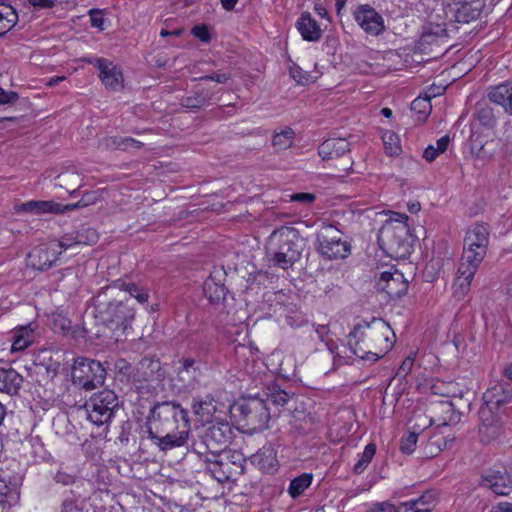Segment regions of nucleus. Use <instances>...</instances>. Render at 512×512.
<instances>
[{
	"instance_id": "46",
	"label": "nucleus",
	"mask_w": 512,
	"mask_h": 512,
	"mask_svg": "<svg viewBox=\"0 0 512 512\" xmlns=\"http://www.w3.org/2000/svg\"><path fill=\"white\" fill-rule=\"evenodd\" d=\"M432 109L430 97H417L411 103V111L418 114L419 121H425Z\"/></svg>"
},
{
	"instance_id": "44",
	"label": "nucleus",
	"mask_w": 512,
	"mask_h": 512,
	"mask_svg": "<svg viewBox=\"0 0 512 512\" xmlns=\"http://www.w3.org/2000/svg\"><path fill=\"white\" fill-rule=\"evenodd\" d=\"M9 10L6 13L0 11V37L6 35L18 22V14L14 8L7 5Z\"/></svg>"
},
{
	"instance_id": "9",
	"label": "nucleus",
	"mask_w": 512,
	"mask_h": 512,
	"mask_svg": "<svg viewBox=\"0 0 512 512\" xmlns=\"http://www.w3.org/2000/svg\"><path fill=\"white\" fill-rule=\"evenodd\" d=\"M108 362H101L88 357L74 359L71 371L72 383L85 390L92 391L104 385Z\"/></svg>"
},
{
	"instance_id": "13",
	"label": "nucleus",
	"mask_w": 512,
	"mask_h": 512,
	"mask_svg": "<svg viewBox=\"0 0 512 512\" xmlns=\"http://www.w3.org/2000/svg\"><path fill=\"white\" fill-rule=\"evenodd\" d=\"M479 486L498 496H508L512 492V474L504 466H493L481 474Z\"/></svg>"
},
{
	"instance_id": "56",
	"label": "nucleus",
	"mask_w": 512,
	"mask_h": 512,
	"mask_svg": "<svg viewBox=\"0 0 512 512\" xmlns=\"http://www.w3.org/2000/svg\"><path fill=\"white\" fill-rule=\"evenodd\" d=\"M191 34L203 43H209L211 41L210 29L206 24L195 25L191 29Z\"/></svg>"
},
{
	"instance_id": "50",
	"label": "nucleus",
	"mask_w": 512,
	"mask_h": 512,
	"mask_svg": "<svg viewBox=\"0 0 512 512\" xmlns=\"http://www.w3.org/2000/svg\"><path fill=\"white\" fill-rule=\"evenodd\" d=\"M109 142V146L120 150H127L128 148L141 149L144 145L132 137H110Z\"/></svg>"
},
{
	"instance_id": "36",
	"label": "nucleus",
	"mask_w": 512,
	"mask_h": 512,
	"mask_svg": "<svg viewBox=\"0 0 512 512\" xmlns=\"http://www.w3.org/2000/svg\"><path fill=\"white\" fill-rule=\"evenodd\" d=\"M192 409L195 415L207 421L216 412V400L211 395H206L204 398H193Z\"/></svg>"
},
{
	"instance_id": "42",
	"label": "nucleus",
	"mask_w": 512,
	"mask_h": 512,
	"mask_svg": "<svg viewBox=\"0 0 512 512\" xmlns=\"http://www.w3.org/2000/svg\"><path fill=\"white\" fill-rule=\"evenodd\" d=\"M312 473H302L291 480L288 492L292 498L299 497L312 483Z\"/></svg>"
},
{
	"instance_id": "33",
	"label": "nucleus",
	"mask_w": 512,
	"mask_h": 512,
	"mask_svg": "<svg viewBox=\"0 0 512 512\" xmlns=\"http://www.w3.org/2000/svg\"><path fill=\"white\" fill-rule=\"evenodd\" d=\"M474 118L486 129H494L497 125L494 108L485 101H479L475 105Z\"/></svg>"
},
{
	"instance_id": "4",
	"label": "nucleus",
	"mask_w": 512,
	"mask_h": 512,
	"mask_svg": "<svg viewBox=\"0 0 512 512\" xmlns=\"http://www.w3.org/2000/svg\"><path fill=\"white\" fill-rule=\"evenodd\" d=\"M304 246V240L296 228L282 226L269 236L266 255L272 266L287 270L300 260Z\"/></svg>"
},
{
	"instance_id": "26",
	"label": "nucleus",
	"mask_w": 512,
	"mask_h": 512,
	"mask_svg": "<svg viewBox=\"0 0 512 512\" xmlns=\"http://www.w3.org/2000/svg\"><path fill=\"white\" fill-rule=\"evenodd\" d=\"M64 207L65 205L54 201L32 200L20 205H16L15 210L17 212L31 213L36 215H42L45 213L63 214L66 212Z\"/></svg>"
},
{
	"instance_id": "3",
	"label": "nucleus",
	"mask_w": 512,
	"mask_h": 512,
	"mask_svg": "<svg viewBox=\"0 0 512 512\" xmlns=\"http://www.w3.org/2000/svg\"><path fill=\"white\" fill-rule=\"evenodd\" d=\"M92 303L96 324L103 327L96 331V338L120 340L135 319V309L130 301L112 298L111 289L105 287L92 298Z\"/></svg>"
},
{
	"instance_id": "28",
	"label": "nucleus",
	"mask_w": 512,
	"mask_h": 512,
	"mask_svg": "<svg viewBox=\"0 0 512 512\" xmlns=\"http://www.w3.org/2000/svg\"><path fill=\"white\" fill-rule=\"evenodd\" d=\"M23 384V376L12 367H0V392L18 395Z\"/></svg>"
},
{
	"instance_id": "17",
	"label": "nucleus",
	"mask_w": 512,
	"mask_h": 512,
	"mask_svg": "<svg viewBox=\"0 0 512 512\" xmlns=\"http://www.w3.org/2000/svg\"><path fill=\"white\" fill-rule=\"evenodd\" d=\"M354 20L369 35L378 36L385 31L382 15L369 4L358 5L353 11Z\"/></svg>"
},
{
	"instance_id": "61",
	"label": "nucleus",
	"mask_w": 512,
	"mask_h": 512,
	"mask_svg": "<svg viewBox=\"0 0 512 512\" xmlns=\"http://www.w3.org/2000/svg\"><path fill=\"white\" fill-rule=\"evenodd\" d=\"M290 198L293 202H300L304 205H310L315 201L316 196L313 193L301 192L292 194Z\"/></svg>"
},
{
	"instance_id": "59",
	"label": "nucleus",
	"mask_w": 512,
	"mask_h": 512,
	"mask_svg": "<svg viewBox=\"0 0 512 512\" xmlns=\"http://www.w3.org/2000/svg\"><path fill=\"white\" fill-rule=\"evenodd\" d=\"M71 321L65 317H58L54 319L53 322V330L54 332L61 333L62 335H67L70 331Z\"/></svg>"
},
{
	"instance_id": "32",
	"label": "nucleus",
	"mask_w": 512,
	"mask_h": 512,
	"mask_svg": "<svg viewBox=\"0 0 512 512\" xmlns=\"http://www.w3.org/2000/svg\"><path fill=\"white\" fill-rule=\"evenodd\" d=\"M20 498V492L16 484H12L6 477L0 475V506L2 509H10L15 506Z\"/></svg>"
},
{
	"instance_id": "23",
	"label": "nucleus",
	"mask_w": 512,
	"mask_h": 512,
	"mask_svg": "<svg viewBox=\"0 0 512 512\" xmlns=\"http://www.w3.org/2000/svg\"><path fill=\"white\" fill-rule=\"evenodd\" d=\"M251 463L263 473L275 474L279 469L277 450L272 443L265 444L250 457Z\"/></svg>"
},
{
	"instance_id": "20",
	"label": "nucleus",
	"mask_w": 512,
	"mask_h": 512,
	"mask_svg": "<svg viewBox=\"0 0 512 512\" xmlns=\"http://www.w3.org/2000/svg\"><path fill=\"white\" fill-rule=\"evenodd\" d=\"M225 275L223 267L214 268L203 283V293L213 306H220L226 300L229 291L222 282Z\"/></svg>"
},
{
	"instance_id": "53",
	"label": "nucleus",
	"mask_w": 512,
	"mask_h": 512,
	"mask_svg": "<svg viewBox=\"0 0 512 512\" xmlns=\"http://www.w3.org/2000/svg\"><path fill=\"white\" fill-rule=\"evenodd\" d=\"M291 77L301 85H305L310 81L311 75L304 71L299 65L293 63L289 69Z\"/></svg>"
},
{
	"instance_id": "29",
	"label": "nucleus",
	"mask_w": 512,
	"mask_h": 512,
	"mask_svg": "<svg viewBox=\"0 0 512 512\" xmlns=\"http://www.w3.org/2000/svg\"><path fill=\"white\" fill-rule=\"evenodd\" d=\"M296 28L305 41L316 42L322 36V30L309 12H303L296 22Z\"/></svg>"
},
{
	"instance_id": "22",
	"label": "nucleus",
	"mask_w": 512,
	"mask_h": 512,
	"mask_svg": "<svg viewBox=\"0 0 512 512\" xmlns=\"http://www.w3.org/2000/svg\"><path fill=\"white\" fill-rule=\"evenodd\" d=\"M458 23H470L478 19L486 6V0H451Z\"/></svg>"
},
{
	"instance_id": "8",
	"label": "nucleus",
	"mask_w": 512,
	"mask_h": 512,
	"mask_svg": "<svg viewBox=\"0 0 512 512\" xmlns=\"http://www.w3.org/2000/svg\"><path fill=\"white\" fill-rule=\"evenodd\" d=\"M232 437L233 430L227 421L212 423L193 441L191 448L199 458L228 452Z\"/></svg>"
},
{
	"instance_id": "5",
	"label": "nucleus",
	"mask_w": 512,
	"mask_h": 512,
	"mask_svg": "<svg viewBox=\"0 0 512 512\" xmlns=\"http://www.w3.org/2000/svg\"><path fill=\"white\" fill-rule=\"evenodd\" d=\"M231 418L249 434L268 428L271 413L266 401L260 395L242 396L230 406Z\"/></svg>"
},
{
	"instance_id": "58",
	"label": "nucleus",
	"mask_w": 512,
	"mask_h": 512,
	"mask_svg": "<svg viewBox=\"0 0 512 512\" xmlns=\"http://www.w3.org/2000/svg\"><path fill=\"white\" fill-rule=\"evenodd\" d=\"M471 281L472 280H466L464 278L458 280L457 278L455 283L453 284L454 296L457 297L458 299L462 298L469 291Z\"/></svg>"
},
{
	"instance_id": "25",
	"label": "nucleus",
	"mask_w": 512,
	"mask_h": 512,
	"mask_svg": "<svg viewBox=\"0 0 512 512\" xmlns=\"http://www.w3.org/2000/svg\"><path fill=\"white\" fill-rule=\"evenodd\" d=\"M487 98L490 102L500 106L504 113L512 116V79L487 89Z\"/></svg>"
},
{
	"instance_id": "55",
	"label": "nucleus",
	"mask_w": 512,
	"mask_h": 512,
	"mask_svg": "<svg viewBox=\"0 0 512 512\" xmlns=\"http://www.w3.org/2000/svg\"><path fill=\"white\" fill-rule=\"evenodd\" d=\"M418 434L410 432L408 436L402 437L400 442V450L404 454H411L416 447Z\"/></svg>"
},
{
	"instance_id": "2",
	"label": "nucleus",
	"mask_w": 512,
	"mask_h": 512,
	"mask_svg": "<svg viewBox=\"0 0 512 512\" xmlns=\"http://www.w3.org/2000/svg\"><path fill=\"white\" fill-rule=\"evenodd\" d=\"M395 334L382 318L361 320L348 334L351 352L362 360L376 362L394 346Z\"/></svg>"
},
{
	"instance_id": "15",
	"label": "nucleus",
	"mask_w": 512,
	"mask_h": 512,
	"mask_svg": "<svg viewBox=\"0 0 512 512\" xmlns=\"http://www.w3.org/2000/svg\"><path fill=\"white\" fill-rule=\"evenodd\" d=\"M59 244H42L34 247L27 255V266L38 271L50 269L61 255Z\"/></svg>"
},
{
	"instance_id": "60",
	"label": "nucleus",
	"mask_w": 512,
	"mask_h": 512,
	"mask_svg": "<svg viewBox=\"0 0 512 512\" xmlns=\"http://www.w3.org/2000/svg\"><path fill=\"white\" fill-rule=\"evenodd\" d=\"M367 512H400V509L389 501L372 504Z\"/></svg>"
},
{
	"instance_id": "35",
	"label": "nucleus",
	"mask_w": 512,
	"mask_h": 512,
	"mask_svg": "<svg viewBox=\"0 0 512 512\" xmlns=\"http://www.w3.org/2000/svg\"><path fill=\"white\" fill-rule=\"evenodd\" d=\"M52 479L56 484L68 487L70 490H81L84 482L74 472H69L61 463L58 470L52 475Z\"/></svg>"
},
{
	"instance_id": "40",
	"label": "nucleus",
	"mask_w": 512,
	"mask_h": 512,
	"mask_svg": "<svg viewBox=\"0 0 512 512\" xmlns=\"http://www.w3.org/2000/svg\"><path fill=\"white\" fill-rule=\"evenodd\" d=\"M30 446V453L34 459V462H49L53 459L51 453L46 449L40 436H31L28 439Z\"/></svg>"
},
{
	"instance_id": "48",
	"label": "nucleus",
	"mask_w": 512,
	"mask_h": 512,
	"mask_svg": "<svg viewBox=\"0 0 512 512\" xmlns=\"http://www.w3.org/2000/svg\"><path fill=\"white\" fill-rule=\"evenodd\" d=\"M99 239V234L96 229L92 227H82L76 231L74 237L75 244L93 245L96 244Z\"/></svg>"
},
{
	"instance_id": "30",
	"label": "nucleus",
	"mask_w": 512,
	"mask_h": 512,
	"mask_svg": "<svg viewBox=\"0 0 512 512\" xmlns=\"http://www.w3.org/2000/svg\"><path fill=\"white\" fill-rule=\"evenodd\" d=\"M37 327L36 322H30L27 325L15 328L12 337V351H22L31 345L35 340V330Z\"/></svg>"
},
{
	"instance_id": "38",
	"label": "nucleus",
	"mask_w": 512,
	"mask_h": 512,
	"mask_svg": "<svg viewBox=\"0 0 512 512\" xmlns=\"http://www.w3.org/2000/svg\"><path fill=\"white\" fill-rule=\"evenodd\" d=\"M434 495L425 492L419 498L401 503L404 512H430L433 508Z\"/></svg>"
},
{
	"instance_id": "51",
	"label": "nucleus",
	"mask_w": 512,
	"mask_h": 512,
	"mask_svg": "<svg viewBox=\"0 0 512 512\" xmlns=\"http://www.w3.org/2000/svg\"><path fill=\"white\" fill-rule=\"evenodd\" d=\"M488 246L483 245L482 248L478 243H473L471 246L464 244L463 253L465 255V259H470L469 261H480L482 262L486 253Z\"/></svg>"
},
{
	"instance_id": "63",
	"label": "nucleus",
	"mask_w": 512,
	"mask_h": 512,
	"mask_svg": "<svg viewBox=\"0 0 512 512\" xmlns=\"http://www.w3.org/2000/svg\"><path fill=\"white\" fill-rule=\"evenodd\" d=\"M19 99V94L15 91H6L0 87V104H13Z\"/></svg>"
},
{
	"instance_id": "62",
	"label": "nucleus",
	"mask_w": 512,
	"mask_h": 512,
	"mask_svg": "<svg viewBox=\"0 0 512 512\" xmlns=\"http://www.w3.org/2000/svg\"><path fill=\"white\" fill-rule=\"evenodd\" d=\"M231 78L230 73L214 72L199 78L200 81H215L217 83H226Z\"/></svg>"
},
{
	"instance_id": "27",
	"label": "nucleus",
	"mask_w": 512,
	"mask_h": 512,
	"mask_svg": "<svg viewBox=\"0 0 512 512\" xmlns=\"http://www.w3.org/2000/svg\"><path fill=\"white\" fill-rule=\"evenodd\" d=\"M350 151V143L344 138H329L318 147V154L323 160H334Z\"/></svg>"
},
{
	"instance_id": "14",
	"label": "nucleus",
	"mask_w": 512,
	"mask_h": 512,
	"mask_svg": "<svg viewBox=\"0 0 512 512\" xmlns=\"http://www.w3.org/2000/svg\"><path fill=\"white\" fill-rule=\"evenodd\" d=\"M457 29L455 24H447V23H433L428 22L422 27V32L420 35V39L418 41V48L421 52H432L430 49L431 46H440V44L447 45L449 38V33L451 29Z\"/></svg>"
},
{
	"instance_id": "37",
	"label": "nucleus",
	"mask_w": 512,
	"mask_h": 512,
	"mask_svg": "<svg viewBox=\"0 0 512 512\" xmlns=\"http://www.w3.org/2000/svg\"><path fill=\"white\" fill-rule=\"evenodd\" d=\"M213 93L206 89L197 90L193 95L182 97L180 105L190 110H198L207 105Z\"/></svg>"
},
{
	"instance_id": "47",
	"label": "nucleus",
	"mask_w": 512,
	"mask_h": 512,
	"mask_svg": "<svg viewBox=\"0 0 512 512\" xmlns=\"http://www.w3.org/2000/svg\"><path fill=\"white\" fill-rule=\"evenodd\" d=\"M121 290L129 293V295L135 298L140 304L147 303L150 297L148 290L144 286L133 282L122 283Z\"/></svg>"
},
{
	"instance_id": "45",
	"label": "nucleus",
	"mask_w": 512,
	"mask_h": 512,
	"mask_svg": "<svg viewBox=\"0 0 512 512\" xmlns=\"http://www.w3.org/2000/svg\"><path fill=\"white\" fill-rule=\"evenodd\" d=\"M470 259H465V255L462 254L460 259V264L458 267V280L461 278H464L466 280H472L479 265L481 264L480 261H469Z\"/></svg>"
},
{
	"instance_id": "21",
	"label": "nucleus",
	"mask_w": 512,
	"mask_h": 512,
	"mask_svg": "<svg viewBox=\"0 0 512 512\" xmlns=\"http://www.w3.org/2000/svg\"><path fill=\"white\" fill-rule=\"evenodd\" d=\"M166 377V371L158 358L143 357L137 364L133 374L135 382H162Z\"/></svg>"
},
{
	"instance_id": "41",
	"label": "nucleus",
	"mask_w": 512,
	"mask_h": 512,
	"mask_svg": "<svg viewBox=\"0 0 512 512\" xmlns=\"http://www.w3.org/2000/svg\"><path fill=\"white\" fill-rule=\"evenodd\" d=\"M295 132L291 127L286 126L280 132H275L272 138V146L277 151L290 148L294 142Z\"/></svg>"
},
{
	"instance_id": "34",
	"label": "nucleus",
	"mask_w": 512,
	"mask_h": 512,
	"mask_svg": "<svg viewBox=\"0 0 512 512\" xmlns=\"http://www.w3.org/2000/svg\"><path fill=\"white\" fill-rule=\"evenodd\" d=\"M489 225L486 223H475L466 232L465 245L471 246L478 243L482 248L483 245H489Z\"/></svg>"
},
{
	"instance_id": "43",
	"label": "nucleus",
	"mask_w": 512,
	"mask_h": 512,
	"mask_svg": "<svg viewBox=\"0 0 512 512\" xmlns=\"http://www.w3.org/2000/svg\"><path fill=\"white\" fill-rule=\"evenodd\" d=\"M376 453V445L371 442L367 444L364 448V451L359 454V459L353 467V472L356 475H359L364 472L369 463L372 461L374 455Z\"/></svg>"
},
{
	"instance_id": "6",
	"label": "nucleus",
	"mask_w": 512,
	"mask_h": 512,
	"mask_svg": "<svg viewBox=\"0 0 512 512\" xmlns=\"http://www.w3.org/2000/svg\"><path fill=\"white\" fill-rule=\"evenodd\" d=\"M414 238L408 224L385 221L378 233V244L392 259H406L413 250Z\"/></svg>"
},
{
	"instance_id": "10",
	"label": "nucleus",
	"mask_w": 512,
	"mask_h": 512,
	"mask_svg": "<svg viewBox=\"0 0 512 512\" xmlns=\"http://www.w3.org/2000/svg\"><path fill=\"white\" fill-rule=\"evenodd\" d=\"M315 249L323 259H345L351 254V243L340 230L329 225L316 235Z\"/></svg>"
},
{
	"instance_id": "7",
	"label": "nucleus",
	"mask_w": 512,
	"mask_h": 512,
	"mask_svg": "<svg viewBox=\"0 0 512 512\" xmlns=\"http://www.w3.org/2000/svg\"><path fill=\"white\" fill-rule=\"evenodd\" d=\"M204 471L219 483L235 481L245 471L246 459L238 451H231L199 458Z\"/></svg>"
},
{
	"instance_id": "16",
	"label": "nucleus",
	"mask_w": 512,
	"mask_h": 512,
	"mask_svg": "<svg viewBox=\"0 0 512 512\" xmlns=\"http://www.w3.org/2000/svg\"><path fill=\"white\" fill-rule=\"evenodd\" d=\"M409 283L399 270L381 272L376 282L378 291L385 292L389 300H396L407 293Z\"/></svg>"
},
{
	"instance_id": "18",
	"label": "nucleus",
	"mask_w": 512,
	"mask_h": 512,
	"mask_svg": "<svg viewBox=\"0 0 512 512\" xmlns=\"http://www.w3.org/2000/svg\"><path fill=\"white\" fill-rule=\"evenodd\" d=\"M175 370L176 380L182 388H193L202 376V360L191 356H183L178 360Z\"/></svg>"
},
{
	"instance_id": "52",
	"label": "nucleus",
	"mask_w": 512,
	"mask_h": 512,
	"mask_svg": "<svg viewBox=\"0 0 512 512\" xmlns=\"http://www.w3.org/2000/svg\"><path fill=\"white\" fill-rule=\"evenodd\" d=\"M98 198H99V194L97 191L85 192L78 202L73 203V204H66L64 209L67 212V211L76 210L78 208L86 207V206L96 203L98 201Z\"/></svg>"
},
{
	"instance_id": "64",
	"label": "nucleus",
	"mask_w": 512,
	"mask_h": 512,
	"mask_svg": "<svg viewBox=\"0 0 512 512\" xmlns=\"http://www.w3.org/2000/svg\"><path fill=\"white\" fill-rule=\"evenodd\" d=\"M304 322V317L298 312H295L292 315L285 316V323L292 328L300 327L303 325Z\"/></svg>"
},
{
	"instance_id": "49",
	"label": "nucleus",
	"mask_w": 512,
	"mask_h": 512,
	"mask_svg": "<svg viewBox=\"0 0 512 512\" xmlns=\"http://www.w3.org/2000/svg\"><path fill=\"white\" fill-rule=\"evenodd\" d=\"M382 139L387 154L397 156L401 153L400 139L396 133L388 131L383 135Z\"/></svg>"
},
{
	"instance_id": "11",
	"label": "nucleus",
	"mask_w": 512,
	"mask_h": 512,
	"mask_svg": "<svg viewBox=\"0 0 512 512\" xmlns=\"http://www.w3.org/2000/svg\"><path fill=\"white\" fill-rule=\"evenodd\" d=\"M484 406L480 408V417L484 426H494L498 422V418L493 414H497L502 406L512 401V387L509 383H496L489 387L483 394Z\"/></svg>"
},
{
	"instance_id": "19",
	"label": "nucleus",
	"mask_w": 512,
	"mask_h": 512,
	"mask_svg": "<svg viewBox=\"0 0 512 512\" xmlns=\"http://www.w3.org/2000/svg\"><path fill=\"white\" fill-rule=\"evenodd\" d=\"M87 62L97 67L99 78L106 89L117 91L123 88L124 78L120 67L105 58H91Z\"/></svg>"
},
{
	"instance_id": "39",
	"label": "nucleus",
	"mask_w": 512,
	"mask_h": 512,
	"mask_svg": "<svg viewBox=\"0 0 512 512\" xmlns=\"http://www.w3.org/2000/svg\"><path fill=\"white\" fill-rule=\"evenodd\" d=\"M85 496L81 490H70L60 505V512H82Z\"/></svg>"
},
{
	"instance_id": "1",
	"label": "nucleus",
	"mask_w": 512,
	"mask_h": 512,
	"mask_svg": "<svg viewBox=\"0 0 512 512\" xmlns=\"http://www.w3.org/2000/svg\"><path fill=\"white\" fill-rule=\"evenodd\" d=\"M143 438L158 451L167 453L188 444L190 419L176 401L155 402L143 426Z\"/></svg>"
},
{
	"instance_id": "31",
	"label": "nucleus",
	"mask_w": 512,
	"mask_h": 512,
	"mask_svg": "<svg viewBox=\"0 0 512 512\" xmlns=\"http://www.w3.org/2000/svg\"><path fill=\"white\" fill-rule=\"evenodd\" d=\"M294 396V393L286 391L281 385L273 380L268 382L263 389V398L275 406H284Z\"/></svg>"
},
{
	"instance_id": "57",
	"label": "nucleus",
	"mask_w": 512,
	"mask_h": 512,
	"mask_svg": "<svg viewBox=\"0 0 512 512\" xmlns=\"http://www.w3.org/2000/svg\"><path fill=\"white\" fill-rule=\"evenodd\" d=\"M88 14L90 16L91 26L103 31L104 30V22H105L103 12L99 9L93 8L88 11Z\"/></svg>"
},
{
	"instance_id": "54",
	"label": "nucleus",
	"mask_w": 512,
	"mask_h": 512,
	"mask_svg": "<svg viewBox=\"0 0 512 512\" xmlns=\"http://www.w3.org/2000/svg\"><path fill=\"white\" fill-rule=\"evenodd\" d=\"M41 365L44 366V368L47 372V376L50 379H53L58 375L59 369L61 367L60 361L57 359H54L52 356H49L48 358L44 357Z\"/></svg>"
},
{
	"instance_id": "12",
	"label": "nucleus",
	"mask_w": 512,
	"mask_h": 512,
	"mask_svg": "<svg viewBox=\"0 0 512 512\" xmlns=\"http://www.w3.org/2000/svg\"><path fill=\"white\" fill-rule=\"evenodd\" d=\"M86 406L88 419L93 424L102 426L113 418L116 409L119 408V399L112 390L105 389L94 394Z\"/></svg>"
},
{
	"instance_id": "24",
	"label": "nucleus",
	"mask_w": 512,
	"mask_h": 512,
	"mask_svg": "<svg viewBox=\"0 0 512 512\" xmlns=\"http://www.w3.org/2000/svg\"><path fill=\"white\" fill-rule=\"evenodd\" d=\"M432 417L430 424L437 426L455 425L460 421L461 413L455 409L450 400H443L431 407Z\"/></svg>"
}]
</instances>
